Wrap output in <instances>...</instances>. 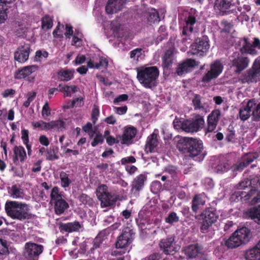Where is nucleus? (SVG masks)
<instances>
[{
	"instance_id": "obj_1",
	"label": "nucleus",
	"mask_w": 260,
	"mask_h": 260,
	"mask_svg": "<svg viewBox=\"0 0 260 260\" xmlns=\"http://www.w3.org/2000/svg\"><path fill=\"white\" fill-rule=\"evenodd\" d=\"M180 151L186 153L187 155L191 157H197V160L203 159L205 154L202 153L203 149L202 141L192 138H186L180 142L177 145Z\"/></svg>"
},
{
	"instance_id": "obj_2",
	"label": "nucleus",
	"mask_w": 260,
	"mask_h": 260,
	"mask_svg": "<svg viewBox=\"0 0 260 260\" xmlns=\"http://www.w3.org/2000/svg\"><path fill=\"white\" fill-rule=\"evenodd\" d=\"M159 71L156 67L142 68L137 69V78L146 88H151L156 85Z\"/></svg>"
},
{
	"instance_id": "obj_3",
	"label": "nucleus",
	"mask_w": 260,
	"mask_h": 260,
	"mask_svg": "<svg viewBox=\"0 0 260 260\" xmlns=\"http://www.w3.org/2000/svg\"><path fill=\"white\" fill-rule=\"evenodd\" d=\"M5 209L7 214L13 219L22 220L29 218L28 208L25 204L15 201L7 202Z\"/></svg>"
},
{
	"instance_id": "obj_4",
	"label": "nucleus",
	"mask_w": 260,
	"mask_h": 260,
	"mask_svg": "<svg viewBox=\"0 0 260 260\" xmlns=\"http://www.w3.org/2000/svg\"><path fill=\"white\" fill-rule=\"evenodd\" d=\"M250 231L246 227L237 230L225 242V245L230 248H234L247 243L250 239Z\"/></svg>"
},
{
	"instance_id": "obj_5",
	"label": "nucleus",
	"mask_w": 260,
	"mask_h": 260,
	"mask_svg": "<svg viewBox=\"0 0 260 260\" xmlns=\"http://www.w3.org/2000/svg\"><path fill=\"white\" fill-rule=\"evenodd\" d=\"M196 219L202 220L201 231L207 233L213 223L216 222L219 217L218 212L214 209L207 208L202 213L194 216Z\"/></svg>"
},
{
	"instance_id": "obj_6",
	"label": "nucleus",
	"mask_w": 260,
	"mask_h": 260,
	"mask_svg": "<svg viewBox=\"0 0 260 260\" xmlns=\"http://www.w3.org/2000/svg\"><path fill=\"white\" fill-rule=\"evenodd\" d=\"M96 196L101 201L102 207H109L113 205L114 199L108 190L106 185L101 184L96 190Z\"/></svg>"
},
{
	"instance_id": "obj_7",
	"label": "nucleus",
	"mask_w": 260,
	"mask_h": 260,
	"mask_svg": "<svg viewBox=\"0 0 260 260\" xmlns=\"http://www.w3.org/2000/svg\"><path fill=\"white\" fill-rule=\"evenodd\" d=\"M205 121L203 117L198 116L194 119L182 121V129L186 133H194L201 129Z\"/></svg>"
},
{
	"instance_id": "obj_8",
	"label": "nucleus",
	"mask_w": 260,
	"mask_h": 260,
	"mask_svg": "<svg viewBox=\"0 0 260 260\" xmlns=\"http://www.w3.org/2000/svg\"><path fill=\"white\" fill-rule=\"evenodd\" d=\"M231 59L232 67L234 69V72L239 74L246 69L250 62L249 58L242 55L238 54L237 55L233 56Z\"/></svg>"
},
{
	"instance_id": "obj_9",
	"label": "nucleus",
	"mask_w": 260,
	"mask_h": 260,
	"mask_svg": "<svg viewBox=\"0 0 260 260\" xmlns=\"http://www.w3.org/2000/svg\"><path fill=\"white\" fill-rule=\"evenodd\" d=\"M173 237L162 239L159 242L160 249L166 254L174 255L180 249V246L174 242Z\"/></svg>"
},
{
	"instance_id": "obj_10",
	"label": "nucleus",
	"mask_w": 260,
	"mask_h": 260,
	"mask_svg": "<svg viewBox=\"0 0 260 260\" xmlns=\"http://www.w3.org/2000/svg\"><path fill=\"white\" fill-rule=\"evenodd\" d=\"M43 250V246L33 243H27L25 246L24 256L27 260H35Z\"/></svg>"
},
{
	"instance_id": "obj_11",
	"label": "nucleus",
	"mask_w": 260,
	"mask_h": 260,
	"mask_svg": "<svg viewBox=\"0 0 260 260\" xmlns=\"http://www.w3.org/2000/svg\"><path fill=\"white\" fill-rule=\"evenodd\" d=\"M209 44L207 38L199 40L191 46V54L203 56L206 54L209 49Z\"/></svg>"
},
{
	"instance_id": "obj_12",
	"label": "nucleus",
	"mask_w": 260,
	"mask_h": 260,
	"mask_svg": "<svg viewBox=\"0 0 260 260\" xmlns=\"http://www.w3.org/2000/svg\"><path fill=\"white\" fill-rule=\"evenodd\" d=\"M223 67L219 60H216L210 65V69L203 77L202 81L208 82L213 79L216 78L222 72Z\"/></svg>"
},
{
	"instance_id": "obj_13",
	"label": "nucleus",
	"mask_w": 260,
	"mask_h": 260,
	"mask_svg": "<svg viewBox=\"0 0 260 260\" xmlns=\"http://www.w3.org/2000/svg\"><path fill=\"white\" fill-rule=\"evenodd\" d=\"M133 232L128 228H125L118 237L116 243L117 248H123L129 244L133 239Z\"/></svg>"
},
{
	"instance_id": "obj_14",
	"label": "nucleus",
	"mask_w": 260,
	"mask_h": 260,
	"mask_svg": "<svg viewBox=\"0 0 260 260\" xmlns=\"http://www.w3.org/2000/svg\"><path fill=\"white\" fill-rule=\"evenodd\" d=\"M199 62L193 59H186L179 63L176 68V72L178 76H182L192 71L194 68L198 66Z\"/></svg>"
},
{
	"instance_id": "obj_15",
	"label": "nucleus",
	"mask_w": 260,
	"mask_h": 260,
	"mask_svg": "<svg viewBox=\"0 0 260 260\" xmlns=\"http://www.w3.org/2000/svg\"><path fill=\"white\" fill-rule=\"evenodd\" d=\"M260 79V70L252 64V67L242 75L240 80L242 83L256 82Z\"/></svg>"
},
{
	"instance_id": "obj_16",
	"label": "nucleus",
	"mask_w": 260,
	"mask_h": 260,
	"mask_svg": "<svg viewBox=\"0 0 260 260\" xmlns=\"http://www.w3.org/2000/svg\"><path fill=\"white\" fill-rule=\"evenodd\" d=\"M221 113L219 110H214L208 115L207 118V126L205 128V133H211L215 131L220 118Z\"/></svg>"
},
{
	"instance_id": "obj_17",
	"label": "nucleus",
	"mask_w": 260,
	"mask_h": 260,
	"mask_svg": "<svg viewBox=\"0 0 260 260\" xmlns=\"http://www.w3.org/2000/svg\"><path fill=\"white\" fill-rule=\"evenodd\" d=\"M29 53V45L24 44L19 47L14 54L15 59L19 62H24L28 59Z\"/></svg>"
},
{
	"instance_id": "obj_18",
	"label": "nucleus",
	"mask_w": 260,
	"mask_h": 260,
	"mask_svg": "<svg viewBox=\"0 0 260 260\" xmlns=\"http://www.w3.org/2000/svg\"><path fill=\"white\" fill-rule=\"evenodd\" d=\"M147 175L141 174L136 176L131 184V192L138 193L144 187V183L147 180Z\"/></svg>"
},
{
	"instance_id": "obj_19",
	"label": "nucleus",
	"mask_w": 260,
	"mask_h": 260,
	"mask_svg": "<svg viewBox=\"0 0 260 260\" xmlns=\"http://www.w3.org/2000/svg\"><path fill=\"white\" fill-rule=\"evenodd\" d=\"M206 198L204 194L195 195L191 201V210L196 213L205 205Z\"/></svg>"
},
{
	"instance_id": "obj_20",
	"label": "nucleus",
	"mask_w": 260,
	"mask_h": 260,
	"mask_svg": "<svg viewBox=\"0 0 260 260\" xmlns=\"http://www.w3.org/2000/svg\"><path fill=\"white\" fill-rule=\"evenodd\" d=\"M124 0H108L106 7L108 14H113L120 11L123 7Z\"/></svg>"
},
{
	"instance_id": "obj_21",
	"label": "nucleus",
	"mask_w": 260,
	"mask_h": 260,
	"mask_svg": "<svg viewBox=\"0 0 260 260\" xmlns=\"http://www.w3.org/2000/svg\"><path fill=\"white\" fill-rule=\"evenodd\" d=\"M245 258L246 260H260V240L254 246L246 251Z\"/></svg>"
},
{
	"instance_id": "obj_22",
	"label": "nucleus",
	"mask_w": 260,
	"mask_h": 260,
	"mask_svg": "<svg viewBox=\"0 0 260 260\" xmlns=\"http://www.w3.org/2000/svg\"><path fill=\"white\" fill-rule=\"evenodd\" d=\"M137 133L136 129L134 127H126L122 137L121 144L129 145L132 143Z\"/></svg>"
},
{
	"instance_id": "obj_23",
	"label": "nucleus",
	"mask_w": 260,
	"mask_h": 260,
	"mask_svg": "<svg viewBox=\"0 0 260 260\" xmlns=\"http://www.w3.org/2000/svg\"><path fill=\"white\" fill-rule=\"evenodd\" d=\"M242 47L240 51L242 54L248 53L253 56L258 54L257 51L253 48L251 44L248 41V39L244 38L241 41Z\"/></svg>"
},
{
	"instance_id": "obj_24",
	"label": "nucleus",
	"mask_w": 260,
	"mask_h": 260,
	"mask_svg": "<svg viewBox=\"0 0 260 260\" xmlns=\"http://www.w3.org/2000/svg\"><path fill=\"white\" fill-rule=\"evenodd\" d=\"M38 67L35 65L28 66L24 67L21 70L18 71L15 73V77L17 79H22L30 75L32 73L36 71Z\"/></svg>"
},
{
	"instance_id": "obj_25",
	"label": "nucleus",
	"mask_w": 260,
	"mask_h": 260,
	"mask_svg": "<svg viewBox=\"0 0 260 260\" xmlns=\"http://www.w3.org/2000/svg\"><path fill=\"white\" fill-rule=\"evenodd\" d=\"M158 141L157 139V135L152 134L150 136L148 137L145 145V150L148 152H152L155 150V148L157 146Z\"/></svg>"
},
{
	"instance_id": "obj_26",
	"label": "nucleus",
	"mask_w": 260,
	"mask_h": 260,
	"mask_svg": "<svg viewBox=\"0 0 260 260\" xmlns=\"http://www.w3.org/2000/svg\"><path fill=\"white\" fill-rule=\"evenodd\" d=\"M196 22V18L192 15H189L186 20V25L183 27L182 34L187 35L189 32H193L194 29L193 25Z\"/></svg>"
},
{
	"instance_id": "obj_27",
	"label": "nucleus",
	"mask_w": 260,
	"mask_h": 260,
	"mask_svg": "<svg viewBox=\"0 0 260 260\" xmlns=\"http://www.w3.org/2000/svg\"><path fill=\"white\" fill-rule=\"evenodd\" d=\"M15 157L14 161L17 163L19 160L21 162H24L26 158V152L22 146H15L14 149Z\"/></svg>"
},
{
	"instance_id": "obj_28",
	"label": "nucleus",
	"mask_w": 260,
	"mask_h": 260,
	"mask_svg": "<svg viewBox=\"0 0 260 260\" xmlns=\"http://www.w3.org/2000/svg\"><path fill=\"white\" fill-rule=\"evenodd\" d=\"M14 0H0V24L4 23L8 18L7 4L12 3Z\"/></svg>"
},
{
	"instance_id": "obj_29",
	"label": "nucleus",
	"mask_w": 260,
	"mask_h": 260,
	"mask_svg": "<svg viewBox=\"0 0 260 260\" xmlns=\"http://www.w3.org/2000/svg\"><path fill=\"white\" fill-rule=\"evenodd\" d=\"M60 229L67 232H77L81 228V224L77 221L68 222L60 225Z\"/></svg>"
},
{
	"instance_id": "obj_30",
	"label": "nucleus",
	"mask_w": 260,
	"mask_h": 260,
	"mask_svg": "<svg viewBox=\"0 0 260 260\" xmlns=\"http://www.w3.org/2000/svg\"><path fill=\"white\" fill-rule=\"evenodd\" d=\"M248 107L251 108V116L254 120H257L260 118V103L256 104L254 101H248Z\"/></svg>"
},
{
	"instance_id": "obj_31",
	"label": "nucleus",
	"mask_w": 260,
	"mask_h": 260,
	"mask_svg": "<svg viewBox=\"0 0 260 260\" xmlns=\"http://www.w3.org/2000/svg\"><path fill=\"white\" fill-rule=\"evenodd\" d=\"M175 53L176 50L174 47H171L166 51L162 59L166 67H169L172 63Z\"/></svg>"
},
{
	"instance_id": "obj_32",
	"label": "nucleus",
	"mask_w": 260,
	"mask_h": 260,
	"mask_svg": "<svg viewBox=\"0 0 260 260\" xmlns=\"http://www.w3.org/2000/svg\"><path fill=\"white\" fill-rule=\"evenodd\" d=\"M256 158L254 155H250L247 158V162H238L231 167L233 172L242 171L243 169L249 164L252 162Z\"/></svg>"
},
{
	"instance_id": "obj_33",
	"label": "nucleus",
	"mask_w": 260,
	"mask_h": 260,
	"mask_svg": "<svg viewBox=\"0 0 260 260\" xmlns=\"http://www.w3.org/2000/svg\"><path fill=\"white\" fill-rule=\"evenodd\" d=\"M201 249L197 245H190L184 250L185 254L190 258L196 257L200 252Z\"/></svg>"
},
{
	"instance_id": "obj_34",
	"label": "nucleus",
	"mask_w": 260,
	"mask_h": 260,
	"mask_svg": "<svg viewBox=\"0 0 260 260\" xmlns=\"http://www.w3.org/2000/svg\"><path fill=\"white\" fill-rule=\"evenodd\" d=\"M46 127L48 130L51 129H61L66 127V123L61 119L52 120L46 124Z\"/></svg>"
},
{
	"instance_id": "obj_35",
	"label": "nucleus",
	"mask_w": 260,
	"mask_h": 260,
	"mask_svg": "<svg viewBox=\"0 0 260 260\" xmlns=\"http://www.w3.org/2000/svg\"><path fill=\"white\" fill-rule=\"evenodd\" d=\"M53 204H54L55 212L57 214L63 213L65 210L69 207L68 203L64 199L56 201Z\"/></svg>"
},
{
	"instance_id": "obj_36",
	"label": "nucleus",
	"mask_w": 260,
	"mask_h": 260,
	"mask_svg": "<svg viewBox=\"0 0 260 260\" xmlns=\"http://www.w3.org/2000/svg\"><path fill=\"white\" fill-rule=\"evenodd\" d=\"M74 73V70H62L58 73V78L61 81H68L73 78Z\"/></svg>"
},
{
	"instance_id": "obj_37",
	"label": "nucleus",
	"mask_w": 260,
	"mask_h": 260,
	"mask_svg": "<svg viewBox=\"0 0 260 260\" xmlns=\"http://www.w3.org/2000/svg\"><path fill=\"white\" fill-rule=\"evenodd\" d=\"M62 192L60 191L59 188L58 187H54L51 191L50 198L51 203H54L56 201H58L63 199Z\"/></svg>"
},
{
	"instance_id": "obj_38",
	"label": "nucleus",
	"mask_w": 260,
	"mask_h": 260,
	"mask_svg": "<svg viewBox=\"0 0 260 260\" xmlns=\"http://www.w3.org/2000/svg\"><path fill=\"white\" fill-rule=\"evenodd\" d=\"M192 103L195 110H204L205 109L206 103L200 95L196 94L192 99Z\"/></svg>"
},
{
	"instance_id": "obj_39",
	"label": "nucleus",
	"mask_w": 260,
	"mask_h": 260,
	"mask_svg": "<svg viewBox=\"0 0 260 260\" xmlns=\"http://www.w3.org/2000/svg\"><path fill=\"white\" fill-rule=\"evenodd\" d=\"M231 5L225 0H216L214 4V9L221 12H224L230 8Z\"/></svg>"
},
{
	"instance_id": "obj_40",
	"label": "nucleus",
	"mask_w": 260,
	"mask_h": 260,
	"mask_svg": "<svg viewBox=\"0 0 260 260\" xmlns=\"http://www.w3.org/2000/svg\"><path fill=\"white\" fill-rule=\"evenodd\" d=\"M251 108L248 107V102L246 106L241 108L239 111V116L241 120L245 121L247 120L251 116Z\"/></svg>"
},
{
	"instance_id": "obj_41",
	"label": "nucleus",
	"mask_w": 260,
	"mask_h": 260,
	"mask_svg": "<svg viewBox=\"0 0 260 260\" xmlns=\"http://www.w3.org/2000/svg\"><path fill=\"white\" fill-rule=\"evenodd\" d=\"M256 193L257 191L255 189H251L248 193L242 191H237L233 194V197H234L235 196L237 198L238 200H239L238 198L240 197V199L244 198V200L246 201L249 200L251 196L254 195Z\"/></svg>"
},
{
	"instance_id": "obj_42",
	"label": "nucleus",
	"mask_w": 260,
	"mask_h": 260,
	"mask_svg": "<svg viewBox=\"0 0 260 260\" xmlns=\"http://www.w3.org/2000/svg\"><path fill=\"white\" fill-rule=\"evenodd\" d=\"M146 15L147 20L150 23L157 22L159 21L158 14L154 9H148Z\"/></svg>"
},
{
	"instance_id": "obj_43",
	"label": "nucleus",
	"mask_w": 260,
	"mask_h": 260,
	"mask_svg": "<svg viewBox=\"0 0 260 260\" xmlns=\"http://www.w3.org/2000/svg\"><path fill=\"white\" fill-rule=\"evenodd\" d=\"M249 216L256 222H260V205L250 209Z\"/></svg>"
},
{
	"instance_id": "obj_44",
	"label": "nucleus",
	"mask_w": 260,
	"mask_h": 260,
	"mask_svg": "<svg viewBox=\"0 0 260 260\" xmlns=\"http://www.w3.org/2000/svg\"><path fill=\"white\" fill-rule=\"evenodd\" d=\"M142 55V49L141 48H136L129 52L130 58L135 63L139 61L140 58H141Z\"/></svg>"
},
{
	"instance_id": "obj_45",
	"label": "nucleus",
	"mask_w": 260,
	"mask_h": 260,
	"mask_svg": "<svg viewBox=\"0 0 260 260\" xmlns=\"http://www.w3.org/2000/svg\"><path fill=\"white\" fill-rule=\"evenodd\" d=\"M59 178L61 181V186L62 187L66 188L69 186L71 181L69 179L68 174L63 171H61L59 174Z\"/></svg>"
},
{
	"instance_id": "obj_46",
	"label": "nucleus",
	"mask_w": 260,
	"mask_h": 260,
	"mask_svg": "<svg viewBox=\"0 0 260 260\" xmlns=\"http://www.w3.org/2000/svg\"><path fill=\"white\" fill-rule=\"evenodd\" d=\"M53 26V21L52 19L49 16H45L42 19V28L44 30L52 28Z\"/></svg>"
},
{
	"instance_id": "obj_47",
	"label": "nucleus",
	"mask_w": 260,
	"mask_h": 260,
	"mask_svg": "<svg viewBox=\"0 0 260 260\" xmlns=\"http://www.w3.org/2000/svg\"><path fill=\"white\" fill-rule=\"evenodd\" d=\"M11 196L14 199H18L22 198V191L21 189L16 186H13L10 191Z\"/></svg>"
},
{
	"instance_id": "obj_48",
	"label": "nucleus",
	"mask_w": 260,
	"mask_h": 260,
	"mask_svg": "<svg viewBox=\"0 0 260 260\" xmlns=\"http://www.w3.org/2000/svg\"><path fill=\"white\" fill-rule=\"evenodd\" d=\"M46 158L48 160H53L58 158V156L54 148L50 147L46 150Z\"/></svg>"
},
{
	"instance_id": "obj_49",
	"label": "nucleus",
	"mask_w": 260,
	"mask_h": 260,
	"mask_svg": "<svg viewBox=\"0 0 260 260\" xmlns=\"http://www.w3.org/2000/svg\"><path fill=\"white\" fill-rule=\"evenodd\" d=\"M179 220V217L177 215V214L174 212L170 213L168 217L165 218V221L171 224L177 222Z\"/></svg>"
},
{
	"instance_id": "obj_50",
	"label": "nucleus",
	"mask_w": 260,
	"mask_h": 260,
	"mask_svg": "<svg viewBox=\"0 0 260 260\" xmlns=\"http://www.w3.org/2000/svg\"><path fill=\"white\" fill-rule=\"evenodd\" d=\"M111 28L114 31V35L117 37H119V32L121 30V25L117 20H115L112 21Z\"/></svg>"
},
{
	"instance_id": "obj_51",
	"label": "nucleus",
	"mask_w": 260,
	"mask_h": 260,
	"mask_svg": "<svg viewBox=\"0 0 260 260\" xmlns=\"http://www.w3.org/2000/svg\"><path fill=\"white\" fill-rule=\"evenodd\" d=\"M100 116V109L98 106H93L91 114V120L93 123H95Z\"/></svg>"
},
{
	"instance_id": "obj_52",
	"label": "nucleus",
	"mask_w": 260,
	"mask_h": 260,
	"mask_svg": "<svg viewBox=\"0 0 260 260\" xmlns=\"http://www.w3.org/2000/svg\"><path fill=\"white\" fill-rule=\"evenodd\" d=\"M36 95V92H29L26 95L27 100L24 102L23 106L26 108L29 107L30 103L34 101Z\"/></svg>"
},
{
	"instance_id": "obj_53",
	"label": "nucleus",
	"mask_w": 260,
	"mask_h": 260,
	"mask_svg": "<svg viewBox=\"0 0 260 260\" xmlns=\"http://www.w3.org/2000/svg\"><path fill=\"white\" fill-rule=\"evenodd\" d=\"M83 104L84 102L83 98H79L73 101L70 105L67 106V108H73L74 107H81Z\"/></svg>"
},
{
	"instance_id": "obj_54",
	"label": "nucleus",
	"mask_w": 260,
	"mask_h": 260,
	"mask_svg": "<svg viewBox=\"0 0 260 260\" xmlns=\"http://www.w3.org/2000/svg\"><path fill=\"white\" fill-rule=\"evenodd\" d=\"M51 115V110L49 106L48 102H46L43 107L42 110V115L43 117H48Z\"/></svg>"
},
{
	"instance_id": "obj_55",
	"label": "nucleus",
	"mask_w": 260,
	"mask_h": 260,
	"mask_svg": "<svg viewBox=\"0 0 260 260\" xmlns=\"http://www.w3.org/2000/svg\"><path fill=\"white\" fill-rule=\"evenodd\" d=\"M104 141L103 135L101 134H96L95 136L91 143L93 147L96 146L99 143H102Z\"/></svg>"
},
{
	"instance_id": "obj_56",
	"label": "nucleus",
	"mask_w": 260,
	"mask_h": 260,
	"mask_svg": "<svg viewBox=\"0 0 260 260\" xmlns=\"http://www.w3.org/2000/svg\"><path fill=\"white\" fill-rule=\"evenodd\" d=\"M48 122H45L42 120H40L39 121L32 122V125L35 128H39L42 130H48L46 127V124Z\"/></svg>"
},
{
	"instance_id": "obj_57",
	"label": "nucleus",
	"mask_w": 260,
	"mask_h": 260,
	"mask_svg": "<svg viewBox=\"0 0 260 260\" xmlns=\"http://www.w3.org/2000/svg\"><path fill=\"white\" fill-rule=\"evenodd\" d=\"M222 25L223 26V30L224 31L231 33L234 31L233 25L231 23L227 21H223L222 22Z\"/></svg>"
},
{
	"instance_id": "obj_58",
	"label": "nucleus",
	"mask_w": 260,
	"mask_h": 260,
	"mask_svg": "<svg viewBox=\"0 0 260 260\" xmlns=\"http://www.w3.org/2000/svg\"><path fill=\"white\" fill-rule=\"evenodd\" d=\"M230 168V165L229 162L221 163L217 166V170L221 172H226Z\"/></svg>"
},
{
	"instance_id": "obj_59",
	"label": "nucleus",
	"mask_w": 260,
	"mask_h": 260,
	"mask_svg": "<svg viewBox=\"0 0 260 260\" xmlns=\"http://www.w3.org/2000/svg\"><path fill=\"white\" fill-rule=\"evenodd\" d=\"M64 35L67 38H71L72 36H73V27L69 24L66 25V32Z\"/></svg>"
},
{
	"instance_id": "obj_60",
	"label": "nucleus",
	"mask_w": 260,
	"mask_h": 260,
	"mask_svg": "<svg viewBox=\"0 0 260 260\" xmlns=\"http://www.w3.org/2000/svg\"><path fill=\"white\" fill-rule=\"evenodd\" d=\"M251 184V182L249 179L246 178L244 180L240 182L238 184V188L239 189H245Z\"/></svg>"
},
{
	"instance_id": "obj_61",
	"label": "nucleus",
	"mask_w": 260,
	"mask_h": 260,
	"mask_svg": "<svg viewBox=\"0 0 260 260\" xmlns=\"http://www.w3.org/2000/svg\"><path fill=\"white\" fill-rule=\"evenodd\" d=\"M136 161V158L134 156H131L122 158L121 160V163L122 165H126L127 163H135Z\"/></svg>"
},
{
	"instance_id": "obj_62",
	"label": "nucleus",
	"mask_w": 260,
	"mask_h": 260,
	"mask_svg": "<svg viewBox=\"0 0 260 260\" xmlns=\"http://www.w3.org/2000/svg\"><path fill=\"white\" fill-rule=\"evenodd\" d=\"M82 40L81 38L78 37L76 35H73V40L72 42V45H75L77 47H80L82 45Z\"/></svg>"
},
{
	"instance_id": "obj_63",
	"label": "nucleus",
	"mask_w": 260,
	"mask_h": 260,
	"mask_svg": "<svg viewBox=\"0 0 260 260\" xmlns=\"http://www.w3.org/2000/svg\"><path fill=\"white\" fill-rule=\"evenodd\" d=\"M28 131L27 129H23L21 131V134L22 137L21 139L23 141V143L26 144L28 143L29 142V139H28Z\"/></svg>"
},
{
	"instance_id": "obj_64",
	"label": "nucleus",
	"mask_w": 260,
	"mask_h": 260,
	"mask_svg": "<svg viewBox=\"0 0 260 260\" xmlns=\"http://www.w3.org/2000/svg\"><path fill=\"white\" fill-rule=\"evenodd\" d=\"M86 60V57L84 55L79 54L74 61L76 64L83 63Z\"/></svg>"
}]
</instances>
